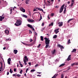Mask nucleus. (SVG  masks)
<instances>
[{"mask_svg":"<svg viewBox=\"0 0 78 78\" xmlns=\"http://www.w3.org/2000/svg\"><path fill=\"white\" fill-rule=\"evenodd\" d=\"M58 47H59V48H60L61 50H62V49L64 48L63 46H62V45H61L60 44H58Z\"/></svg>","mask_w":78,"mask_h":78,"instance_id":"nucleus-5","label":"nucleus"},{"mask_svg":"<svg viewBox=\"0 0 78 78\" xmlns=\"http://www.w3.org/2000/svg\"><path fill=\"white\" fill-rule=\"evenodd\" d=\"M72 3H74V0H72Z\"/></svg>","mask_w":78,"mask_h":78,"instance_id":"nucleus-41","label":"nucleus"},{"mask_svg":"<svg viewBox=\"0 0 78 78\" xmlns=\"http://www.w3.org/2000/svg\"><path fill=\"white\" fill-rule=\"evenodd\" d=\"M5 33H6V34H9V32L8 30H5Z\"/></svg>","mask_w":78,"mask_h":78,"instance_id":"nucleus-15","label":"nucleus"},{"mask_svg":"<svg viewBox=\"0 0 78 78\" xmlns=\"http://www.w3.org/2000/svg\"><path fill=\"white\" fill-rule=\"evenodd\" d=\"M73 3H72L69 6L71 7H72V6H73Z\"/></svg>","mask_w":78,"mask_h":78,"instance_id":"nucleus-32","label":"nucleus"},{"mask_svg":"<svg viewBox=\"0 0 78 78\" xmlns=\"http://www.w3.org/2000/svg\"><path fill=\"white\" fill-rule=\"evenodd\" d=\"M75 63H73V64L72 65V66H75Z\"/></svg>","mask_w":78,"mask_h":78,"instance_id":"nucleus-44","label":"nucleus"},{"mask_svg":"<svg viewBox=\"0 0 78 78\" xmlns=\"http://www.w3.org/2000/svg\"><path fill=\"white\" fill-rule=\"evenodd\" d=\"M42 26H44V23H42Z\"/></svg>","mask_w":78,"mask_h":78,"instance_id":"nucleus-56","label":"nucleus"},{"mask_svg":"<svg viewBox=\"0 0 78 78\" xmlns=\"http://www.w3.org/2000/svg\"><path fill=\"white\" fill-rule=\"evenodd\" d=\"M32 41H33V40H32V39H30V42H32Z\"/></svg>","mask_w":78,"mask_h":78,"instance_id":"nucleus-52","label":"nucleus"},{"mask_svg":"<svg viewBox=\"0 0 78 78\" xmlns=\"http://www.w3.org/2000/svg\"><path fill=\"white\" fill-rule=\"evenodd\" d=\"M37 11V10L36 9H34V11Z\"/></svg>","mask_w":78,"mask_h":78,"instance_id":"nucleus-53","label":"nucleus"},{"mask_svg":"<svg viewBox=\"0 0 78 78\" xmlns=\"http://www.w3.org/2000/svg\"><path fill=\"white\" fill-rule=\"evenodd\" d=\"M5 16L2 17V16H0V21H2L3 19H4Z\"/></svg>","mask_w":78,"mask_h":78,"instance_id":"nucleus-12","label":"nucleus"},{"mask_svg":"<svg viewBox=\"0 0 78 78\" xmlns=\"http://www.w3.org/2000/svg\"><path fill=\"white\" fill-rule=\"evenodd\" d=\"M16 74H13V76H16Z\"/></svg>","mask_w":78,"mask_h":78,"instance_id":"nucleus-62","label":"nucleus"},{"mask_svg":"<svg viewBox=\"0 0 78 78\" xmlns=\"http://www.w3.org/2000/svg\"><path fill=\"white\" fill-rule=\"evenodd\" d=\"M59 6H56L55 7V8H59Z\"/></svg>","mask_w":78,"mask_h":78,"instance_id":"nucleus-49","label":"nucleus"},{"mask_svg":"<svg viewBox=\"0 0 78 78\" xmlns=\"http://www.w3.org/2000/svg\"><path fill=\"white\" fill-rule=\"evenodd\" d=\"M70 67H69V68H68V69H67V71H69V70H70Z\"/></svg>","mask_w":78,"mask_h":78,"instance_id":"nucleus-60","label":"nucleus"},{"mask_svg":"<svg viewBox=\"0 0 78 78\" xmlns=\"http://www.w3.org/2000/svg\"><path fill=\"white\" fill-rule=\"evenodd\" d=\"M27 21L29 22H34V20H32L30 19H28L27 20Z\"/></svg>","mask_w":78,"mask_h":78,"instance_id":"nucleus-10","label":"nucleus"},{"mask_svg":"<svg viewBox=\"0 0 78 78\" xmlns=\"http://www.w3.org/2000/svg\"><path fill=\"white\" fill-rule=\"evenodd\" d=\"M12 9H11L10 10V11L11 12H10L11 13H12Z\"/></svg>","mask_w":78,"mask_h":78,"instance_id":"nucleus-51","label":"nucleus"},{"mask_svg":"<svg viewBox=\"0 0 78 78\" xmlns=\"http://www.w3.org/2000/svg\"><path fill=\"white\" fill-rule=\"evenodd\" d=\"M24 59L23 60V61H28V58H27V56H25L24 57Z\"/></svg>","mask_w":78,"mask_h":78,"instance_id":"nucleus-4","label":"nucleus"},{"mask_svg":"<svg viewBox=\"0 0 78 78\" xmlns=\"http://www.w3.org/2000/svg\"><path fill=\"white\" fill-rule=\"evenodd\" d=\"M65 5V4L63 5L62 7H61V9H60L59 13H61L62 11H63V10L64 9V6Z\"/></svg>","mask_w":78,"mask_h":78,"instance_id":"nucleus-3","label":"nucleus"},{"mask_svg":"<svg viewBox=\"0 0 78 78\" xmlns=\"http://www.w3.org/2000/svg\"><path fill=\"white\" fill-rule=\"evenodd\" d=\"M28 68L26 70V73H27V72L28 71Z\"/></svg>","mask_w":78,"mask_h":78,"instance_id":"nucleus-48","label":"nucleus"},{"mask_svg":"<svg viewBox=\"0 0 78 78\" xmlns=\"http://www.w3.org/2000/svg\"><path fill=\"white\" fill-rule=\"evenodd\" d=\"M57 37V35H55L53 37V38L54 39H56Z\"/></svg>","mask_w":78,"mask_h":78,"instance_id":"nucleus-26","label":"nucleus"},{"mask_svg":"<svg viewBox=\"0 0 78 78\" xmlns=\"http://www.w3.org/2000/svg\"><path fill=\"white\" fill-rule=\"evenodd\" d=\"M0 69L1 70H2L3 69V68H2V66H1V67H0Z\"/></svg>","mask_w":78,"mask_h":78,"instance_id":"nucleus-47","label":"nucleus"},{"mask_svg":"<svg viewBox=\"0 0 78 78\" xmlns=\"http://www.w3.org/2000/svg\"><path fill=\"white\" fill-rule=\"evenodd\" d=\"M14 72H16V69L14 68Z\"/></svg>","mask_w":78,"mask_h":78,"instance_id":"nucleus-50","label":"nucleus"},{"mask_svg":"<svg viewBox=\"0 0 78 78\" xmlns=\"http://www.w3.org/2000/svg\"><path fill=\"white\" fill-rule=\"evenodd\" d=\"M55 15V13H51L50 15V16L51 17H53V16H54V15Z\"/></svg>","mask_w":78,"mask_h":78,"instance_id":"nucleus-25","label":"nucleus"},{"mask_svg":"<svg viewBox=\"0 0 78 78\" xmlns=\"http://www.w3.org/2000/svg\"><path fill=\"white\" fill-rule=\"evenodd\" d=\"M53 23H51V24H49V27H50L51 26H53Z\"/></svg>","mask_w":78,"mask_h":78,"instance_id":"nucleus-18","label":"nucleus"},{"mask_svg":"<svg viewBox=\"0 0 78 78\" xmlns=\"http://www.w3.org/2000/svg\"><path fill=\"white\" fill-rule=\"evenodd\" d=\"M29 33L30 34H31L32 33V32L30 30H29Z\"/></svg>","mask_w":78,"mask_h":78,"instance_id":"nucleus-38","label":"nucleus"},{"mask_svg":"<svg viewBox=\"0 0 78 78\" xmlns=\"http://www.w3.org/2000/svg\"><path fill=\"white\" fill-rule=\"evenodd\" d=\"M66 7L64 8V14H65V13H66Z\"/></svg>","mask_w":78,"mask_h":78,"instance_id":"nucleus-24","label":"nucleus"},{"mask_svg":"<svg viewBox=\"0 0 78 78\" xmlns=\"http://www.w3.org/2000/svg\"><path fill=\"white\" fill-rule=\"evenodd\" d=\"M71 55H69V56H68V58H69L70 59V58H71Z\"/></svg>","mask_w":78,"mask_h":78,"instance_id":"nucleus-43","label":"nucleus"},{"mask_svg":"<svg viewBox=\"0 0 78 78\" xmlns=\"http://www.w3.org/2000/svg\"><path fill=\"white\" fill-rule=\"evenodd\" d=\"M35 71V69H32L31 70L30 72H34Z\"/></svg>","mask_w":78,"mask_h":78,"instance_id":"nucleus-30","label":"nucleus"},{"mask_svg":"<svg viewBox=\"0 0 78 78\" xmlns=\"http://www.w3.org/2000/svg\"><path fill=\"white\" fill-rule=\"evenodd\" d=\"M23 17H25V18H27V16L25 15H23Z\"/></svg>","mask_w":78,"mask_h":78,"instance_id":"nucleus-23","label":"nucleus"},{"mask_svg":"<svg viewBox=\"0 0 78 78\" xmlns=\"http://www.w3.org/2000/svg\"><path fill=\"white\" fill-rule=\"evenodd\" d=\"M44 39L45 40V43L46 45L45 48H47L48 47V44H49V40H48V38H47V37L44 38Z\"/></svg>","mask_w":78,"mask_h":78,"instance_id":"nucleus-1","label":"nucleus"},{"mask_svg":"<svg viewBox=\"0 0 78 78\" xmlns=\"http://www.w3.org/2000/svg\"><path fill=\"white\" fill-rule=\"evenodd\" d=\"M26 45L27 46H30V45H31V44H27Z\"/></svg>","mask_w":78,"mask_h":78,"instance_id":"nucleus-37","label":"nucleus"},{"mask_svg":"<svg viewBox=\"0 0 78 78\" xmlns=\"http://www.w3.org/2000/svg\"><path fill=\"white\" fill-rule=\"evenodd\" d=\"M22 21L20 20H17L16 23H15V25H16V26H20V25H21L22 23Z\"/></svg>","mask_w":78,"mask_h":78,"instance_id":"nucleus-2","label":"nucleus"},{"mask_svg":"<svg viewBox=\"0 0 78 78\" xmlns=\"http://www.w3.org/2000/svg\"><path fill=\"white\" fill-rule=\"evenodd\" d=\"M67 4H68V5H69V4H70V2H68Z\"/></svg>","mask_w":78,"mask_h":78,"instance_id":"nucleus-63","label":"nucleus"},{"mask_svg":"<svg viewBox=\"0 0 78 78\" xmlns=\"http://www.w3.org/2000/svg\"><path fill=\"white\" fill-rule=\"evenodd\" d=\"M31 29H32V30H33V31H34V29L33 27H32V28H31Z\"/></svg>","mask_w":78,"mask_h":78,"instance_id":"nucleus-42","label":"nucleus"},{"mask_svg":"<svg viewBox=\"0 0 78 78\" xmlns=\"http://www.w3.org/2000/svg\"><path fill=\"white\" fill-rule=\"evenodd\" d=\"M67 61H69V60H71V58H68L67 59Z\"/></svg>","mask_w":78,"mask_h":78,"instance_id":"nucleus-39","label":"nucleus"},{"mask_svg":"<svg viewBox=\"0 0 78 78\" xmlns=\"http://www.w3.org/2000/svg\"><path fill=\"white\" fill-rule=\"evenodd\" d=\"M18 77H20L21 76L20 74H17L16 75Z\"/></svg>","mask_w":78,"mask_h":78,"instance_id":"nucleus-31","label":"nucleus"},{"mask_svg":"<svg viewBox=\"0 0 78 78\" xmlns=\"http://www.w3.org/2000/svg\"><path fill=\"white\" fill-rule=\"evenodd\" d=\"M9 72H8L7 73V75H9Z\"/></svg>","mask_w":78,"mask_h":78,"instance_id":"nucleus-57","label":"nucleus"},{"mask_svg":"<svg viewBox=\"0 0 78 78\" xmlns=\"http://www.w3.org/2000/svg\"><path fill=\"white\" fill-rule=\"evenodd\" d=\"M41 40L42 41H44V38L42 36H41Z\"/></svg>","mask_w":78,"mask_h":78,"instance_id":"nucleus-19","label":"nucleus"},{"mask_svg":"<svg viewBox=\"0 0 78 78\" xmlns=\"http://www.w3.org/2000/svg\"><path fill=\"white\" fill-rule=\"evenodd\" d=\"M37 66H38V64H37L36 65H35V67H37Z\"/></svg>","mask_w":78,"mask_h":78,"instance_id":"nucleus-46","label":"nucleus"},{"mask_svg":"<svg viewBox=\"0 0 78 78\" xmlns=\"http://www.w3.org/2000/svg\"><path fill=\"white\" fill-rule=\"evenodd\" d=\"M42 19V16L40 15V19Z\"/></svg>","mask_w":78,"mask_h":78,"instance_id":"nucleus-61","label":"nucleus"},{"mask_svg":"<svg viewBox=\"0 0 78 78\" xmlns=\"http://www.w3.org/2000/svg\"><path fill=\"white\" fill-rule=\"evenodd\" d=\"M61 78H64V75L63 74L61 75Z\"/></svg>","mask_w":78,"mask_h":78,"instance_id":"nucleus-40","label":"nucleus"},{"mask_svg":"<svg viewBox=\"0 0 78 78\" xmlns=\"http://www.w3.org/2000/svg\"><path fill=\"white\" fill-rule=\"evenodd\" d=\"M58 75V74H55L52 78H56L57 76Z\"/></svg>","mask_w":78,"mask_h":78,"instance_id":"nucleus-11","label":"nucleus"},{"mask_svg":"<svg viewBox=\"0 0 78 78\" xmlns=\"http://www.w3.org/2000/svg\"><path fill=\"white\" fill-rule=\"evenodd\" d=\"M27 26L29 27V28H32L33 27V26L30 25V24H28L27 25Z\"/></svg>","mask_w":78,"mask_h":78,"instance_id":"nucleus-13","label":"nucleus"},{"mask_svg":"<svg viewBox=\"0 0 78 78\" xmlns=\"http://www.w3.org/2000/svg\"><path fill=\"white\" fill-rule=\"evenodd\" d=\"M51 2H52V3H53V2H54V0H51Z\"/></svg>","mask_w":78,"mask_h":78,"instance_id":"nucleus-58","label":"nucleus"},{"mask_svg":"<svg viewBox=\"0 0 78 78\" xmlns=\"http://www.w3.org/2000/svg\"><path fill=\"white\" fill-rule=\"evenodd\" d=\"M7 62L8 64H10L11 63V62H10V61H8Z\"/></svg>","mask_w":78,"mask_h":78,"instance_id":"nucleus-35","label":"nucleus"},{"mask_svg":"<svg viewBox=\"0 0 78 78\" xmlns=\"http://www.w3.org/2000/svg\"><path fill=\"white\" fill-rule=\"evenodd\" d=\"M59 28L57 29H55V34H57V33H59Z\"/></svg>","mask_w":78,"mask_h":78,"instance_id":"nucleus-9","label":"nucleus"},{"mask_svg":"<svg viewBox=\"0 0 78 78\" xmlns=\"http://www.w3.org/2000/svg\"><path fill=\"white\" fill-rule=\"evenodd\" d=\"M40 73V72H37V73H38V74H41V73Z\"/></svg>","mask_w":78,"mask_h":78,"instance_id":"nucleus-55","label":"nucleus"},{"mask_svg":"<svg viewBox=\"0 0 78 78\" xmlns=\"http://www.w3.org/2000/svg\"><path fill=\"white\" fill-rule=\"evenodd\" d=\"M20 10H21L22 12H25V10L23 7H21L20 8Z\"/></svg>","mask_w":78,"mask_h":78,"instance_id":"nucleus-7","label":"nucleus"},{"mask_svg":"<svg viewBox=\"0 0 78 78\" xmlns=\"http://www.w3.org/2000/svg\"><path fill=\"white\" fill-rule=\"evenodd\" d=\"M28 64L29 65V66H31V62H29Z\"/></svg>","mask_w":78,"mask_h":78,"instance_id":"nucleus-59","label":"nucleus"},{"mask_svg":"<svg viewBox=\"0 0 78 78\" xmlns=\"http://www.w3.org/2000/svg\"><path fill=\"white\" fill-rule=\"evenodd\" d=\"M17 51H17V50H14V51H13V53H14L15 54H17Z\"/></svg>","mask_w":78,"mask_h":78,"instance_id":"nucleus-14","label":"nucleus"},{"mask_svg":"<svg viewBox=\"0 0 78 78\" xmlns=\"http://www.w3.org/2000/svg\"><path fill=\"white\" fill-rule=\"evenodd\" d=\"M22 44H23L24 45H27V44L23 42H22Z\"/></svg>","mask_w":78,"mask_h":78,"instance_id":"nucleus-36","label":"nucleus"},{"mask_svg":"<svg viewBox=\"0 0 78 78\" xmlns=\"http://www.w3.org/2000/svg\"><path fill=\"white\" fill-rule=\"evenodd\" d=\"M70 43H71V42H70V40L69 39L68 41V44H70Z\"/></svg>","mask_w":78,"mask_h":78,"instance_id":"nucleus-22","label":"nucleus"},{"mask_svg":"<svg viewBox=\"0 0 78 78\" xmlns=\"http://www.w3.org/2000/svg\"><path fill=\"white\" fill-rule=\"evenodd\" d=\"M29 1H30V0H26V3L27 5H28V3H29Z\"/></svg>","mask_w":78,"mask_h":78,"instance_id":"nucleus-17","label":"nucleus"},{"mask_svg":"<svg viewBox=\"0 0 78 78\" xmlns=\"http://www.w3.org/2000/svg\"><path fill=\"white\" fill-rule=\"evenodd\" d=\"M11 59L10 58H8V59L7 60L8 61H11Z\"/></svg>","mask_w":78,"mask_h":78,"instance_id":"nucleus-33","label":"nucleus"},{"mask_svg":"<svg viewBox=\"0 0 78 78\" xmlns=\"http://www.w3.org/2000/svg\"><path fill=\"white\" fill-rule=\"evenodd\" d=\"M76 51V49H74L72 51V53H73V52H75V51Z\"/></svg>","mask_w":78,"mask_h":78,"instance_id":"nucleus-21","label":"nucleus"},{"mask_svg":"<svg viewBox=\"0 0 78 78\" xmlns=\"http://www.w3.org/2000/svg\"><path fill=\"white\" fill-rule=\"evenodd\" d=\"M0 64L1 65V66H2V62H0Z\"/></svg>","mask_w":78,"mask_h":78,"instance_id":"nucleus-64","label":"nucleus"},{"mask_svg":"<svg viewBox=\"0 0 78 78\" xmlns=\"http://www.w3.org/2000/svg\"><path fill=\"white\" fill-rule=\"evenodd\" d=\"M12 69H10V72L11 73H12Z\"/></svg>","mask_w":78,"mask_h":78,"instance_id":"nucleus-27","label":"nucleus"},{"mask_svg":"<svg viewBox=\"0 0 78 78\" xmlns=\"http://www.w3.org/2000/svg\"><path fill=\"white\" fill-rule=\"evenodd\" d=\"M65 65V64H62L59 67H62L64 66Z\"/></svg>","mask_w":78,"mask_h":78,"instance_id":"nucleus-20","label":"nucleus"},{"mask_svg":"<svg viewBox=\"0 0 78 78\" xmlns=\"http://www.w3.org/2000/svg\"><path fill=\"white\" fill-rule=\"evenodd\" d=\"M23 62L25 64V66L27 64V61H23Z\"/></svg>","mask_w":78,"mask_h":78,"instance_id":"nucleus-29","label":"nucleus"},{"mask_svg":"<svg viewBox=\"0 0 78 78\" xmlns=\"http://www.w3.org/2000/svg\"><path fill=\"white\" fill-rule=\"evenodd\" d=\"M36 9H38V10H39V11H42L43 12H44V14H45V12H44V10H43V9H40V8H36Z\"/></svg>","mask_w":78,"mask_h":78,"instance_id":"nucleus-8","label":"nucleus"},{"mask_svg":"<svg viewBox=\"0 0 78 78\" xmlns=\"http://www.w3.org/2000/svg\"><path fill=\"white\" fill-rule=\"evenodd\" d=\"M58 24L59 27H62V26L63 25V22H59Z\"/></svg>","mask_w":78,"mask_h":78,"instance_id":"nucleus-6","label":"nucleus"},{"mask_svg":"<svg viewBox=\"0 0 78 78\" xmlns=\"http://www.w3.org/2000/svg\"><path fill=\"white\" fill-rule=\"evenodd\" d=\"M52 53L53 55L56 52V50L55 49H54L53 51H52Z\"/></svg>","mask_w":78,"mask_h":78,"instance_id":"nucleus-16","label":"nucleus"},{"mask_svg":"<svg viewBox=\"0 0 78 78\" xmlns=\"http://www.w3.org/2000/svg\"><path fill=\"white\" fill-rule=\"evenodd\" d=\"M20 66H21V67H23V65H22V64H20Z\"/></svg>","mask_w":78,"mask_h":78,"instance_id":"nucleus-54","label":"nucleus"},{"mask_svg":"<svg viewBox=\"0 0 78 78\" xmlns=\"http://www.w3.org/2000/svg\"><path fill=\"white\" fill-rule=\"evenodd\" d=\"M23 71L22 69L20 70V74H22V73Z\"/></svg>","mask_w":78,"mask_h":78,"instance_id":"nucleus-34","label":"nucleus"},{"mask_svg":"<svg viewBox=\"0 0 78 78\" xmlns=\"http://www.w3.org/2000/svg\"><path fill=\"white\" fill-rule=\"evenodd\" d=\"M73 20V19H70V20H69L68 21V23H69L71 21V20Z\"/></svg>","mask_w":78,"mask_h":78,"instance_id":"nucleus-28","label":"nucleus"},{"mask_svg":"<svg viewBox=\"0 0 78 78\" xmlns=\"http://www.w3.org/2000/svg\"><path fill=\"white\" fill-rule=\"evenodd\" d=\"M9 41H11V39L9 38H8V39H6V41H9Z\"/></svg>","mask_w":78,"mask_h":78,"instance_id":"nucleus-45","label":"nucleus"}]
</instances>
